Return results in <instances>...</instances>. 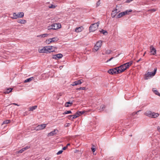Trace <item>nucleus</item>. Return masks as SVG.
<instances>
[{
    "label": "nucleus",
    "instance_id": "obj_48",
    "mask_svg": "<svg viewBox=\"0 0 160 160\" xmlns=\"http://www.w3.org/2000/svg\"><path fill=\"white\" fill-rule=\"evenodd\" d=\"M114 58V57H112L111 58H110L106 62H109L110 61H111L113 58Z\"/></svg>",
    "mask_w": 160,
    "mask_h": 160
},
{
    "label": "nucleus",
    "instance_id": "obj_14",
    "mask_svg": "<svg viewBox=\"0 0 160 160\" xmlns=\"http://www.w3.org/2000/svg\"><path fill=\"white\" fill-rule=\"evenodd\" d=\"M152 113V112L151 111H148L146 112L144 114L146 116H148V117L151 118V116Z\"/></svg>",
    "mask_w": 160,
    "mask_h": 160
},
{
    "label": "nucleus",
    "instance_id": "obj_40",
    "mask_svg": "<svg viewBox=\"0 0 160 160\" xmlns=\"http://www.w3.org/2000/svg\"><path fill=\"white\" fill-rule=\"evenodd\" d=\"M112 52V51L110 50H107L106 51L105 53L106 54H110L111 52Z\"/></svg>",
    "mask_w": 160,
    "mask_h": 160
},
{
    "label": "nucleus",
    "instance_id": "obj_19",
    "mask_svg": "<svg viewBox=\"0 0 160 160\" xmlns=\"http://www.w3.org/2000/svg\"><path fill=\"white\" fill-rule=\"evenodd\" d=\"M17 22L18 23H20L21 24H24L26 22V21L25 20L20 19L18 20Z\"/></svg>",
    "mask_w": 160,
    "mask_h": 160
},
{
    "label": "nucleus",
    "instance_id": "obj_44",
    "mask_svg": "<svg viewBox=\"0 0 160 160\" xmlns=\"http://www.w3.org/2000/svg\"><path fill=\"white\" fill-rule=\"evenodd\" d=\"M63 152V151L62 150H60L57 153V155H59V154H61L62 152Z\"/></svg>",
    "mask_w": 160,
    "mask_h": 160
},
{
    "label": "nucleus",
    "instance_id": "obj_8",
    "mask_svg": "<svg viewBox=\"0 0 160 160\" xmlns=\"http://www.w3.org/2000/svg\"><path fill=\"white\" fill-rule=\"evenodd\" d=\"M150 52L151 53V54L152 55H155L156 53V51L154 48L152 46H151L150 47Z\"/></svg>",
    "mask_w": 160,
    "mask_h": 160
},
{
    "label": "nucleus",
    "instance_id": "obj_15",
    "mask_svg": "<svg viewBox=\"0 0 160 160\" xmlns=\"http://www.w3.org/2000/svg\"><path fill=\"white\" fill-rule=\"evenodd\" d=\"M159 115V114L158 113H156L155 112H152L151 116V118H156L158 117Z\"/></svg>",
    "mask_w": 160,
    "mask_h": 160
},
{
    "label": "nucleus",
    "instance_id": "obj_25",
    "mask_svg": "<svg viewBox=\"0 0 160 160\" xmlns=\"http://www.w3.org/2000/svg\"><path fill=\"white\" fill-rule=\"evenodd\" d=\"M37 108V106L36 105L34 106L31 107H29L30 111H33L35 109Z\"/></svg>",
    "mask_w": 160,
    "mask_h": 160
},
{
    "label": "nucleus",
    "instance_id": "obj_29",
    "mask_svg": "<svg viewBox=\"0 0 160 160\" xmlns=\"http://www.w3.org/2000/svg\"><path fill=\"white\" fill-rule=\"evenodd\" d=\"M132 11V10L131 9H130L129 10H127L124 12H125V15H128L129 14V12H131Z\"/></svg>",
    "mask_w": 160,
    "mask_h": 160
},
{
    "label": "nucleus",
    "instance_id": "obj_41",
    "mask_svg": "<svg viewBox=\"0 0 160 160\" xmlns=\"http://www.w3.org/2000/svg\"><path fill=\"white\" fill-rule=\"evenodd\" d=\"M100 4V0H99L96 3V7H98Z\"/></svg>",
    "mask_w": 160,
    "mask_h": 160
},
{
    "label": "nucleus",
    "instance_id": "obj_35",
    "mask_svg": "<svg viewBox=\"0 0 160 160\" xmlns=\"http://www.w3.org/2000/svg\"><path fill=\"white\" fill-rule=\"evenodd\" d=\"M85 89H86V88L85 87H80L79 88H77V90H85Z\"/></svg>",
    "mask_w": 160,
    "mask_h": 160
},
{
    "label": "nucleus",
    "instance_id": "obj_26",
    "mask_svg": "<svg viewBox=\"0 0 160 160\" xmlns=\"http://www.w3.org/2000/svg\"><path fill=\"white\" fill-rule=\"evenodd\" d=\"M39 52L40 53H46V51L45 49V47L43 48L42 49H40L39 50Z\"/></svg>",
    "mask_w": 160,
    "mask_h": 160
},
{
    "label": "nucleus",
    "instance_id": "obj_43",
    "mask_svg": "<svg viewBox=\"0 0 160 160\" xmlns=\"http://www.w3.org/2000/svg\"><path fill=\"white\" fill-rule=\"evenodd\" d=\"M43 34H41V35H39L37 36V37H40L41 38H44L43 37Z\"/></svg>",
    "mask_w": 160,
    "mask_h": 160
},
{
    "label": "nucleus",
    "instance_id": "obj_5",
    "mask_svg": "<svg viewBox=\"0 0 160 160\" xmlns=\"http://www.w3.org/2000/svg\"><path fill=\"white\" fill-rule=\"evenodd\" d=\"M55 48V47L52 46H47L45 47V48L46 52V53L54 51L55 49H53V48Z\"/></svg>",
    "mask_w": 160,
    "mask_h": 160
},
{
    "label": "nucleus",
    "instance_id": "obj_49",
    "mask_svg": "<svg viewBox=\"0 0 160 160\" xmlns=\"http://www.w3.org/2000/svg\"><path fill=\"white\" fill-rule=\"evenodd\" d=\"M72 116L71 115L68 116V119H69L71 120V118H72Z\"/></svg>",
    "mask_w": 160,
    "mask_h": 160
},
{
    "label": "nucleus",
    "instance_id": "obj_57",
    "mask_svg": "<svg viewBox=\"0 0 160 160\" xmlns=\"http://www.w3.org/2000/svg\"><path fill=\"white\" fill-rule=\"evenodd\" d=\"M145 54H146V52H145L144 53V54H143V56H144L145 55Z\"/></svg>",
    "mask_w": 160,
    "mask_h": 160
},
{
    "label": "nucleus",
    "instance_id": "obj_33",
    "mask_svg": "<svg viewBox=\"0 0 160 160\" xmlns=\"http://www.w3.org/2000/svg\"><path fill=\"white\" fill-rule=\"evenodd\" d=\"M45 42L47 43L48 44H49L50 43L52 42L50 38L48 39V40H46Z\"/></svg>",
    "mask_w": 160,
    "mask_h": 160
},
{
    "label": "nucleus",
    "instance_id": "obj_6",
    "mask_svg": "<svg viewBox=\"0 0 160 160\" xmlns=\"http://www.w3.org/2000/svg\"><path fill=\"white\" fill-rule=\"evenodd\" d=\"M53 30H56L61 28V26L59 23H53L52 24Z\"/></svg>",
    "mask_w": 160,
    "mask_h": 160
},
{
    "label": "nucleus",
    "instance_id": "obj_1",
    "mask_svg": "<svg viewBox=\"0 0 160 160\" xmlns=\"http://www.w3.org/2000/svg\"><path fill=\"white\" fill-rule=\"evenodd\" d=\"M132 61H131L119 66V67L120 70V72L121 73L128 68L132 65Z\"/></svg>",
    "mask_w": 160,
    "mask_h": 160
},
{
    "label": "nucleus",
    "instance_id": "obj_17",
    "mask_svg": "<svg viewBox=\"0 0 160 160\" xmlns=\"http://www.w3.org/2000/svg\"><path fill=\"white\" fill-rule=\"evenodd\" d=\"M125 15V12H121L119 13L117 16V18H120L122 16Z\"/></svg>",
    "mask_w": 160,
    "mask_h": 160
},
{
    "label": "nucleus",
    "instance_id": "obj_52",
    "mask_svg": "<svg viewBox=\"0 0 160 160\" xmlns=\"http://www.w3.org/2000/svg\"><path fill=\"white\" fill-rule=\"evenodd\" d=\"M67 146H65V147H64L63 148H62V150H65L67 149Z\"/></svg>",
    "mask_w": 160,
    "mask_h": 160
},
{
    "label": "nucleus",
    "instance_id": "obj_2",
    "mask_svg": "<svg viewBox=\"0 0 160 160\" xmlns=\"http://www.w3.org/2000/svg\"><path fill=\"white\" fill-rule=\"evenodd\" d=\"M120 72V70L119 67L110 69L108 71V72L111 74H117L118 73H121Z\"/></svg>",
    "mask_w": 160,
    "mask_h": 160
},
{
    "label": "nucleus",
    "instance_id": "obj_47",
    "mask_svg": "<svg viewBox=\"0 0 160 160\" xmlns=\"http://www.w3.org/2000/svg\"><path fill=\"white\" fill-rule=\"evenodd\" d=\"M70 125V123H67L65 125V127H68Z\"/></svg>",
    "mask_w": 160,
    "mask_h": 160
},
{
    "label": "nucleus",
    "instance_id": "obj_55",
    "mask_svg": "<svg viewBox=\"0 0 160 160\" xmlns=\"http://www.w3.org/2000/svg\"><path fill=\"white\" fill-rule=\"evenodd\" d=\"M12 104H14V105H17V106H19V105H18L17 104H16V103H13Z\"/></svg>",
    "mask_w": 160,
    "mask_h": 160
},
{
    "label": "nucleus",
    "instance_id": "obj_53",
    "mask_svg": "<svg viewBox=\"0 0 160 160\" xmlns=\"http://www.w3.org/2000/svg\"><path fill=\"white\" fill-rule=\"evenodd\" d=\"M158 130L160 132V127L159 126L158 127H157Z\"/></svg>",
    "mask_w": 160,
    "mask_h": 160
},
{
    "label": "nucleus",
    "instance_id": "obj_23",
    "mask_svg": "<svg viewBox=\"0 0 160 160\" xmlns=\"http://www.w3.org/2000/svg\"><path fill=\"white\" fill-rule=\"evenodd\" d=\"M52 42H55L58 40V39L57 37H55L52 38H50Z\"/></svg>",
    "mask_w": 160,
    "mask_h": 160
},
{
    "label": "nucleus",
    "instance_id": "obj_21",
    "mask_svg": "<svg viewBox=\"0 0 160 160\" xmlns=\"http://www.w3.org/2000/svg\"><path fill=\"white\" fill-rule=\"evenodd\" d=\"M102 42L101 41H99L96 44H95L97 46L99 47H101L102 45Z\"/></svg>",
    "mask_w": 160,
    "mask_h": 160
},
{
    "label": "nucleus",
    "instance_id": "obj_39",
    "mask_svg": "<svg viewBox=\"0 0 160 160\" xmlns=\"http://www.w3.org/2000/svg\"><path fill=\"white\" fill-rule=\"evenodd\" d=\"M101 33L105 34V33H108V32L105 30L102 29L101 31H100Z\"/></svg>",
    "mask_w": 160,
    "mask_h": 160
},
{
    "label": "nucleus",
    "instance_id": "obj_7",
    "mask_svg": "<svg viewBox=\"0 0 160 160\" xmlns=\"http://www.w3.org/2000/svg\"><path fill=\"white\" fill-rule=\"evenodd\" d=\"M82 82L83 80L82 79L77 80L73 82L72 84V85L74 86L78 85L82 83Z\"/></svg>",
    "mask_w": 160,
    "mask_h": 160
},
{
    "label": "nucleus",
    "instance_id": "obj_12",
    "mask_svg": "<svg viewBox=\"0 0 160 160\" xmlns=\"http://www.w3.org/2000/svg\"><path fill=\"white\" fill-rule=\"evenodd\" d=\"M58 132V130L57 129H55L54 130L50 132L48 134V136H52L54 135L57 134Z\"/></svg>",
    "mask_w": 160,
    "mask_h": 160
},
{
    "label": "nucleus",
    "instance_id": "obj_28",
    "mask_svg": "<svg viewBox=\"0 0 160 160\" xmlns=\"http://www.w3.org/2000/svg\"><path fill=\"white\" fill-rule=\"evenodd\" d=\"M46 125L47 124H45L39 125L40 127L41 130L44 128L46 127Z\"/></svg>",
    "mask_w": 160,
    "mask_h": 160
},
{
    "label": "nucleus",
    "instance_id": "obj_51",
    "mask_svg": "<svg viewBox=\"0 0 160 160\" xmlns=\"http://www.w3.org/2000/svg\"><path fill=\"white\" fill-rule=\"evenodd\" d=\"M140 111L139 110V111H138V112H133V113H132V115H133V116H134L136 114H137V113H138V112H139Z\"/></svg>",
    "mask_w": 160,
    "mask_h": 160
},
{
    "label": "nucleus",
    "instance_id": "obj_10",
    "mask_svg": "<svg viewBox=\"0 0 160 160\" xmlns=\"http://www.w3.org/2000/svg\"><path fill=\"white\" fill-rule=\"evenodd\" d=\"M157 70V68H155L154 69L153 72H149L147 73L148 75V76H154L156 74V71Z\"/></svg>",
    "mask_w": 160,
    "mask_h": 160
},
{
    "label": "nucleus",
    "instance_id": "obj_42",
    "mask_svg": "<svg viewBox=\"0 0 160 160\" xmlns=\"http://www.w3.org/2000/svg\"><path fill=\"white\" fill-rule=\"evenodd\" d=\"M47 28L48 30L53 29L52 24L50 26H48Z\"/></svg>",
    "mask_w": 160,
    "mask_h": 160
},
{
    "label": "nucleus",
    "instance_id": "obj_16",
    "mask_svg": "<svg viewBox=\"0 0 160 160\" xmlns=\"http://www.w3.org/2000/svg\"><path fill=\"white\" fill-rule=\"evenodd\" d=\"M83 29L82 27L77 28L75 29V31L76 32H81Z\"/></svg>",
    "mask_w": 160,
    "mask_h": 160
},
{
    "label": "nucleus",
    "instance_id": "obj_36",
    "mask_svg": "<svg viewBox=\"0 0 160 160\" xmlns=\"http://www.w3.org/2000/svg\"><path fill=\"white\" fill-rule=\"evenodd\" d=\"M157 10V9H154V8H153V9H149L148 10V11H151L152 12H154L156 11Z\"/></svg>",
    "mask_w": 160,
    "mask_h": 160
},
{
    "label": "nucleus",
    "instance_id": "obj_45",
    "mask_svg": "<svg viewBox=\"0 0 160 160\" xmlns=\"http://www.w3.org/2000/svg\"><path fill=\"white\" fill-rule=\"evenodd\" d=\"M49 8H55V6L54 5H51V6H49Z\"/></svg>",
    "mask_w": 160,
    "mask_h": 160
},
{
    "label": "nucleus",
    "instance_id": "obj_22",
    "mask_svg": "<svg viewBox=\"0 0 160 160\" xmlns=\"http://www.w3.org/2000/svg\"><path fill=\"white\" fill-rule=\"evenodd\" d=\"M33 79V77H31L29 78H28V79H26V80H25L24 81V82L25 83L27 82H29L30 81H31Z\"/></svg>",
    "mask_w": 160,
    "mask_h": 160
},
{
    "label": "nucleus",
    "instance_id": "obj_38",
    "mask_svg": "<svg viewBox=\"0 0 160 160\" xmlns=\"http://www.w3.org/2000/svg\"><path fill=\"white\" fill-rule=\"evenodd\" d=\"M94 147L95 146L94 145H92V147L91 148V149L93 152H94L96 151V149L94 148Z\"/></svg>",
    "mask_w": 160,
    "mask_h": 160
},
{
    "label": "nucleus",
    "instance_id": "obj_58",
    "mask_svg": "<svg viewBox=\"0 0 160 160\" xmlns=\"http://www.w3.org/2000/svg\"><path fill=\"white\" fill-rule=\"evenodd\" d=\"M130 136V137H132V135H129Z\"/></svg>",
    "mask_w": 160,
    "mask_h": 160
},
{
    "label": "nucleus",
    "instance_id": "obj_46",
    "mask_svg": "<svg viewBox=\"0 0 160 160\" xmlns=\"http://www.w3.org/2000/svg\"><path fill=\"white\" fill-rule=\"evenodd\" d=\"M105 108V107L104 105H102L100 107V108H102V109H103Z\"/></svg>",
    "mask_w": 160,
    "mask_h": 160
},
{
    "label": "nucleus",
    "instance_id": "obj_54",
    "mask_svg": "<svg viewBox=\"0 0 160 160\" xmlns=\"http://www.w3.org/2000/svg\"><path fill=\"white\" fill-rule=\"evenodd\" d=\"M142 60V58H140L138 60L137 62H139L141 60Z\"/></svg>",
    "mask_w": 160,
    "mask_h": 160
},
{
    "label": "nucleus",
    "instance_id": "obj_9",
    "mask_svg": "<svg viewBox=\"0 0 160 160\" xmlns=\"http://www.w3.org/2000/svg\"><path fill=\"white\" fill-rule=\"evenodd\" d=\"M30 148V147L29 146H26L25 147L22 148L20 150L18 151H17V153H22L23 152H24V151H25V150L28 149Z\"/></svg>",
    "mask_w": 160,
    "mask_h": 160
},
{
    "label": "nucleus",
    "instance_id": "obj_20",
    "mask_svg": "<svg viewBox=\"0 0 160 160\" xmlns=\"http://www.w3.org/2000/svg\"><path fill=\"white\" fill-rule=\"evenodd\" d=\"M12 90V88H7L6 91L4 92V93L5 94L9 93L10 92H11Z\"/></svg>",
    "mask_w": 160,
    "mask_h": 160
},
{
    "label": "nucleus",
    "instance_id": "obj_37",
    "mask_svg": "<svg viewBox=\"0 0 160 160\" xmlns=\"http://www.w3.org/2000/svg\"><path fill=\"white\" fill-rule=\"evenodd\" d=\"M35 129L38 131L41 130L39 125H38L35 128Z\"/></svg>",
    "mask_w": 160,
    "mask_h": 160
},
{
    "label": "nucleus",
    "instance_id": "obj_13",
    "mask_svg": "<svg viewBox=\"0 0 160 160\" xmlns=\"http://www.w3.org/2000/svg\"><path fill=\"white\" fill-rule=\"evenodd\" d=\"M119 12L118 11L117 9H116L115 10H114L112 11L111 13V16L112 18L115 17L116 14Z\"/></svg>",
    "mask_w": 160,
    "mask_h": 160
},
{
    "label": "nucleus",
    "instance_id": "obj_60",
    "mask_svg": "<svg viewBox=\"0 0 160 160\" xmlns=\"http://www.w3.org/2000/svg\"><path fill=\"white\" fill-rule=\"evenodd\" d=\"M45 160H46V159H45Z\"/></svg>",
    "mask_w": 160,
    "mask_h": 160
},
{
    "label": "nucleus",
    "instance_id": "obj_4",
    "mask_svg": "<svg viewBox=\"0 0 160 160\" xmlns=\"http://www.w3.org/2000/svg\"><path fill=\"white\" fill-rule=\"evenodd\" d=\"M24 15V13L22 12H19L16 14L15 12L13 13V17L12 18L13 19H16L18 18H22Z\"/></svg>",
    "mask_w": 160,
    "mask_h": 160
},
{
    "label": "nucleus",
    "instance_id": "obj_24",
    "mask_svg": "<svg viewBox=\"0 0 160 160\" xmlns=\"http://www.w3.org/2000/svg\"><path fill=\"white\" fill-rule=\"evenodd\" d=\"M72 117L71 118L72 120H73V119L76 118H77L79 116L78 113H77V112H76L75 113V115H72Z\"/></svg>",
    "mask_w": 160,
    "mask_h": 160
},
{
    "label": "nucleus",
    "instance_id": "obj_3",
    "mask_svg": "<svg viewBox=\"0 0 160 160\" xmlns=\"http://www.w3.org/2000/svg\"><path fill=\"white\" fill-rule=\"evenodd\" d=\"M99 24V23L98 22L97 23L91 24L89 27L90 31V32H93L95 31L98 28Z\"/></svg>",
    "mask_w": 160,
    "mask_h": 160
},
{
    "label": "nucleus",
    "instance_id": "obj_50",
    "mask_svg": "<svg viewBox=\"0 0 160 160\" xmlns=\"http://www.w3.org/2000/svg\"><path fill=\"white\" fill-rule=\"evenodd\" d=\"M48 34H47V33H45V34H43V37L44 38L45 37H47L48 35Z\"/></svg>",
    "mask_w": 160,
    "mask_h": 160
},
{
    "label": "nucleus",
    "instance_id": "obj_27",
    "mask_svg": "<svg viewBox=\"0 0 160 160\" xmlns=\"http://www.w3.org/2000/svg\"><path fill=\"white\" fill-rule=\"evenodd\" d=\"M154 88H153L152 89V91L156 95L159 96L160 97V93L158 92V91L157 90H154Z\"/></svg>",
    "mask_w": 160,
    "mask_h": 160
},
{
    "label": "nucleus",
    "instance_id": "obj_30",
    "mask_svg": "<svg viewBox=\"0 0 160 160\" xmlns=\"http://www.w3.org/2000/svg\"><path fill=\"white\" fill-rule=\"evenodd\" d=\"M99 48L100 47H99L95 45L94 47L93 50L94 52H96L99 50Z\"/></svg>",
    "mask_w": 160,
    "mask_h": 160
},
{
    "label": "nucleus",
    "instance_id": "obj_59",
    "mask_svg": "<svg viewBox=\"0 0 160 160\" xmlns=\"http://www.w3.org/2000/svg\"><path fill=\"white\" fill-rule=\"evenodd\" d=\"M61 67H62V66H60V68H61Z\"/></svg>",
    "mask_w": 160,
    "mask_h": 160
},
{
    "label": "nucleus",
    "instance_id": "obj_34",
    "mask_svg": "<svg viewBox=\"0 0 160 160\" xmlns=\"http://www.w3.org/2000/svg\"><path fill=\"white\" fill-rule=\"evenodd\" d=\"M78 113V116H80L81 115L83 114L85 112L84 111H78L77 112Z\"/></svg>",
    "mask_w": 160,
    "mask_h": 160
},
{
    "label": "nucleus",
    "instance_id": "obj_32",
    "mask_svg": "<svg viewBox=\"0 0 160 160\" xmlns=\"http://www.w3.org/2000/svg\"><path fill=\"white\" fill-rule=\"evenodd\" d=\"M72 113V112L71 111H66L63 112V114H69V113Z\"/></svg>",
    "mask_w": 160,
    "mask_h": 160
},
{
    "label": "nucleus",
    "instance_id": "obj_11",
    "mask_svg": "<svg viewBox=\"0 0 160 160\" xmlns=\"http://www.w3.org/2000/svg\"><path fill=\"white\" fill-rule=\"evenodd\" d=\"M63 56L62 54L59 53L53 55V58L58 59L61 58Z\"/></svg>",
    "mask_w": 160,
    "mask_h": 160
},
{
    "label": "nucleus",
    "instance_id": "obj_31",
    "mask_svg": "<svg viewBox=\"0 0 160 160\" xmlns=\"http://www.w3.org/2000/svg\"><path fill=\"white\" fill-rule=\"evenodd\" d=\"M10 122V120H6L3 121L2 124H8Z\"/></svg>",
    "mask_w": 160,
    "mask_h": 160
},
{
    "label": "nucleus",
    "instance_id": "obj_56",
    "mask_svg": "<svg viewBox=\"0 0 160 160\" xmlns=\"http://www.w3.org/2000/svg\"><path fill=\"white\" fill-rule=\"evenodd\" d=\"M70 145V143H68L67 145V146H67V147H68V146H69Z\"/></svg>",
    "mask_w": 160,
    "mask_h": 160
},
{
    "label": "nucleus",
    "instance_id": "obj_18",
    "mask_svg": "<svg viewBox=\"0 0 160 160\" xmlns=\"http://www.w3.org/2000/svg\"><path fill=\"white\" fill-rule=\"evenodd\" d=\"M72 102H66L65 104V106L67 107H68L72 106Z\"/></svg>",
    "mask_w": 160,
    "mask_h": 160
}]
</instances>
